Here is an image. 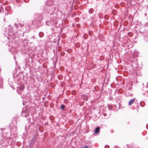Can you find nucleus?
<instances>
[{
  "mask_svg": "<svg viewBox=\"0 0 148 148\" xmlns=\"http://www.w3.org/2000/svg\"><path fill=\"white\" fill-rule=\"evenodd\" d=\"M106 115H107V114H106V113H104V114H103V116H106Z\"/></svg>",
  "mask_w": 148,
  "mask_h": 148,
  "instance_id": "39448f33",
  "label": "nucleus"
},
{
  "mask_svg": "<svg viewBox=\"0 0 148 148\" xmlns=\"http://www.w3.org/2000/svg\"><path fill=\"white\" fill-rule=\"evenodd\" d=\"M64 108V106L63 105H62L61 106V108L62 109H63Z\"/></svg>",
  "mask_w": 148,
  "mask_h": 148,
  "instance_id": "20e7f679",
  "label": "nucleus"
},
{
  "mask_svg": "<svg viewBox=\"0 0 148 148\" xmlns=\"http://www.w3.org/2000/svg\"><path fill=\"white\" fill-rule=\"evenodd\" d=\"M135 98H134L133 99L130 100L128 103V105L129 106H131L132 103H133L135 101Z\"/></svg>",
  "mask_w": 148,
  "mask_h": 148,
  "instance_id": "f257e3e1",
  "label": "nucleus"
},
{
  "mask_svg": "<svg viewBox=\"0 0 148 148\" xmlns=\"http://www.w3.org/2000/svg\"><path fill=\"white\" fill-rule=\"evenodd\" d=\"M50 1H51L50 0H49L48 1V3L49 2H50Z\"/></svg>",
  "mask_w": 148,
  "mask_h": 148,
  "instance_id": "0eeeda50",
  "label": "nucleus"
},
{
  "mask_svg": "<svg viewBox=\"0 0 148 148\" xmlns=\"http://www.w3.org/2000/svg\"><path fill=\"white\" fill-rule=\"evenodd\" d=\"M82 97L83 100L86 101H87L88 99V96L85 95H83Z\"/></svg>",
  "mask_w": 148,
  "mask_h": 148,
  "instance_id": "f03ea898",
  "label": "nucleus"
},
{
  "mask_svg": "<svg viewBox=\"0 0 148 148\" xmlns=\"http://www.w3.org/2000/svg\"><path fill=\"white\" fill-rule=\"evenodd\" d=\"M84 147L85 148H88V147L87 146H86Z\"/></svg>",
  "mask_w": 148,
  "mask_h": 148,
  "instance_id": "423d86ee",
  "label": "nucleus"
},
{
  "mask_svg": "<svg viewBox=\"0 0 148 148\" xmlns=\"http://www.w3.org/2000/svg\"><path fill=\"white\" fill-rule=\"evenodd\" d=\"M100 128L99 127H98L95 128V132L96 134H98L100 130Z\"/></svg>",
  "mask_w": 148,
  "mask_h": 148,
  "instance_id": "7ed1b4c3",
  "label": "nucleus"
},
{
  "mask_svg": "<svg viewBox=\"0 0 148 148\" xmlns=\"http://www.w3.org/2000/svg\"><path fill=\"white\" fill-rule=\"evenodd\" d=\"M65 23H66V21H67V20L65 19Z\"/></svg>",
  "mask_w": 148,
  "mask_h": 148,
  "instance_id": "6e6552de",
  "label": "nucleus"
}]
</instances>
